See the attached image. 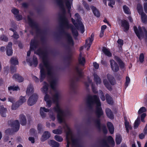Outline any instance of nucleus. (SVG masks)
<instances>
[{"label": "nucleus", "instance_id": "1", "mask_svg": "<svg viewBox=\"0 0 147 147\" xmlns=\"http://www.w3.org/2000/svg\"><path fill=\"white\" fill-rule=\"evenodd\" d=\"M86 102L87 105L90 109H92L93 106L94 104L96 105L95 113L97 118L94 120V123L96 127L100 131L101 124L100 118L103 115L104 112L101 107V103L99 97L96 95H88L87 97Z\"/></svg>", "mask_w": 147, "mask_h": 147}, {"label": "nucleus", "instance_id": "2", "mask_svg": "<svg viewBox=\"0 0 147 147\" xmlns=\"http://www.w3.org/2000/svg\"><path fill=\"white\" fill-rule=\"evenodd\" d=\"M34 53L42 58L43 64L47 69L48 75L50 76H52L53 74V67L50 64L48 59V53L47 50H43L42 48H39Z\"/></svg>", "mask_w": 147, "mask_h": 147}, {"label": "nucleus", "instance_id": "3", "mask_svg": "<svg viewBox=\"0 0 147 147\" xmlns=\"http://www.w3.org/2000/svg\"><path fill=\"white\" fill-rule=\"evenodd\" d=\"M60 95L59 93L56 92L53 96L52 100L53 103H56L55 106L53 109L57 113V119L59 123L63 122L64 116V111L61 108L59 104Z\"/></svg>", "mask_w": 147, "mask_h": 147}, {"label": "nucleus", "instance_id": "4", "mask_svg": "<svg viewBox=\"0 0 147 147\" xmlns=\"http://www.w3.org/2000/svg\"><path fill=\"white\" fill-rule=\"evenodd\" d=\"M115 59L118 63V64L113 59H111L110 60V64L112 70L114 72H117L119 71V67L121 69H123L125 67V64L122 60L117 56L114 57Z\"/></svg>", "mask_w": 147, "mask_h": 147}, {"label": "nucleus", "instance_id": "5", "mask_svg": "<svg viewBox=\"0 0 147 147\" xmlns=\"http://www.w3.org/2000/svg\"><path fill=\"white\" fill-rule=\"evenodd\" d=\"M60 33L65 35L66 37L67 42L69 45L67 46V50L68 54H70L71 52V49L70 46H73L74 45V42L73 38L70 34L66 32L63 28H61Z\"/></svg>", "mask_w": 147, "mask_h": 147}, {"label": "nucleus", "instance_id": "6", "mask_svg": "<svg viewBox=\"0 0 147 147\" xmlns=\"http://www.w3.org/2000/svg\"><path fill=\"white\" fill-rule=\"evenodd\" d=\"M27 19L29 26L32 28L35 29L37 34H42L45 33V31L42 30L41 29L39 28L38 24L34 22L29 16H28Z\"/></svg>", "mask_w": 147, "mask_h": 147}, {"label": "nucleus", "instance_id": "7", "mask_svg": "<svg viewBox=\"0 0 147 147\" xmlns=\"http://www.w3.org/2000/svg\"><path fill=\"white\" fill-rule=\"evenodd\" d=\"M61 9L62 13L59 17V19L61 21V25L63 26L65 25H68V23H69L68 20L66 16V11L64 7V4L58 5Z\"/></svg>", "mask_w": 147, "mask_h": 147}, {"label": "nucleus", "instance_id": "8", "mask_svg": "<svg viewBox=\"0 0 147 147\" xmlns=\"http://www.w3.org/2000/svg\"><path fill=\"white\" fill-rule=\"evenodd\" d=\"M8 124L10 125L11 127H12L15 132L18 131L20 128V123L19 121L16 120L14 121L9 120L7 122Z\"/></svg>", "mask_w": 147, "mask_h": 147}, {"label": "nucleus", "instance_id": "9", "mask_svg": "<svg viewBox=\"0 0 147 147\" xmlns=\"http://www.w3.org/2000/svg\"><path fill=\"white\" fill-rule=\"evenodd\" d=\"M134 30L135 33L139 39L141 40V38H143L144 36V32L142 28L140 26L137 27L134 26Z\"/></svg>", "mask_w": 147, "mask_h": 147}, {"label": "nucleus", "instance_id": "10", "mask_svg": "<svg viewBox=\"0 0 147 147\" xmlns=\"http://www.w3.org/2000/svg\"><path fill=\"white\" fill-rule=\"evenodd\" d=\"M38 96L37 94H34L30 96L27 101L28 105L31 106L35 104L37 101Z\"/></svg>", "mask_w": 147, "mask_h": 147}, {"label": "nucleus", "instance_id": "11", "mask_svg": "<svg viewBox=\"0 0 147 147\" xmlns=\"http://www.w3.org/2000/svg\"><path fill=\"white\" fill-rule=\"evenodd\" d=\"M26 99L25 96H21L20 98V100L16 102L15 104H13L11 106V108L13 110H16L18 107L21 105L24 102H26Z\"/></svg>", "mask_w": 147, "mask_h": 147}, {"label": "nucleus", "instance_id": "12", "mask_svg": "<svg viewBox=\"0 0 147 147\" xmlns=\"http://www.w3.org/2000/svg\"><path fill=\"white\" fill-rule=\"evenodd\" d=\"M75 16L77 18L76 21L80 26V30L81 32L82 33H83L84 31V27L82 23L79 20V19L80 18V16L78 13L75 14Z\"/></svg>", "mask_w": 147, "mask_h": 147}, {"label": "nucleus", "instance_id": "13", "mask_svg": "<svg viewBox=\"0 0 147 147\" xmlns=\"http://www.w3.org/2000/svg\"><path fill=\"white\" fill-rule=\"evenodd\" d=\"M68 25H65L63 26L67 28H70L72 32L73 35L76 37H78V33L77 30L74 28L73 26L71 24L68 23Z\"/></svg>", "mask_w": 147, "mask_h": 147}, {"label": "nucleus", "instance_id": "14", "mask_svg": "<svg viewBox=\"0 0 147 147\" xmlns=\"http://www.w3.org/2000/svg\"><path fill=\"white\" fill-rule=\"evenodd\" d=\"M121 26L124 28L123 31L127 32L129 29V23L126 20H121Z\"/></svg>", "mask_w": 147, "mask_h": 147}, {"label": "nucleus", "instance_id": "15", "mask_svg": "<svg viewBox=\"0 0 147 147\" xmlns=\"http://www.w3.org/2000/svg\"><path fill=\"white\" fill-rule=\"evenodd\" d=\"M94 34L93 33H92L90 37H89L86 40L85 45L86 47H88L89 48H90L92 42L94 40Z\"/></svg>", "mask_w": 147, "mask_h": 147}, {"label": "nucleus", "instance_id": "16", "mask_svg": "<svg viewBox=\"0 0 147 147\" xmlns=\"http://www.w3.org/2000/svg\"><path fill=\"white\" fill-rule=\"evenodd\" d=\"M38 46V41L35 39L31 40L30 45V50L34 51L36 49Z\"/></svg>", "mask_w": 147, "mask_h": 147}, {"label": "nucleus", "instance_id": "17", "mask_svg": "<svg viewBox=\"0 0 147 147\" xmlns=\"http://www.w3.org/2000/svg\"><path fill=\"white\" fill-rule=\"evenodd\" d=\"M12 43L11 42H9L6 47V52L7 55L8 56H11L12 54Z\"/></svg>", "mask_w": 147, "mask_h": 147}, {"label": "nucleus", "instance_id": "18", "mask_svg": "<svg viewBox=\"0 0 147 147\" xmlns=\"http://www.w3.org/2000/svg\"><path fill=\"white\" fill-rule=\"evenodd\" d=\"M49 110L45 107H41L40 109V113L41 117L42 118H45L46 117V114L44 113V112L47 113L49 112Z\"/></svg>", "mask_w": 147, "mask_h": 147}, {"label": "nucleus", "instance_id": "19", "mask_svg": "<svg viewBox=\"0 0 147 147\" xmlns=\"http://www.w3.org/2000/svg\"><path fill=\"white\" fill-rule=\"evenodd\" d=\"M51 136L50 133L48 131H45L43 132V134L42 135L41 140L44 142L49 139Z\"/></svg>", "mask_w": 147, "mask_h": 147}, {"label": "nucleus", "instance_id": "20", "mask_svg": "<svg viewBox=\"0 0 147 147\" xmlns=\"http://www.w3.org/2000/svg\"><path fill=\"white\" fill-rule=\"evenodd\" d=\"M90 8L94 15L97 17H99L100 16V13L96 8L93 5H91Z\"/></svg>", "mask_w": 147, "mask_h": 147}, {"label": "nucleus", "instance_id": "21", "mask_svg": "<svg viewBox=\"0 0 147 147\" xmlns=\"http://www.w3.org/2000/svg\"><path fill=\"white\" fill-rule=\"evenodd\" d=\"M105 112L106 115L108 118L112 119L114 118L113 113L110 109L108 108L106 109Z\"/></svg>", "mask_w": 147, "mask_h": 147}, {"label": "nucleus", "instance_id": "22", "mask_svg": "<svg viewBox=\"0 0 147 147\" xmlns=\"http://www.w3.org/2000/svg\"><path fill=\"white\" fill-rule=\"evenodd\" d=\"M20 123L22 125H25L26 124V119L25 115L21 114L19 116Z\"/></svg>", "mask_w": 147, "mask_h": 147}, {"label": "nucleus", "instance_id": "23", "mask_svg": "<svg viewBox=\"0 0 147 147\" xmlns=\"http://www.w3.org/2000/svg\"><path fill=\"white\" fill-rule=\"evenodd\" d=\"M13 78L19 82H22L24 81L23 78L18 74H15L13 76Z\"/></svg>", "mask_w": 147, "mask_h": 147}, {"label": "nucleus", "instance_id": "24", "mask_svg": "<svg viewBox=\"0 0 147 147\" xmlns=\"http://www.w3.org/2000/svg\"><path fill=\"white\" fill-rule=\"evenodd\" d=\"M107 76L108 79L111 84L112 85H114L116 82L113 76L109 74H108Z\"/></svg>", "mask_w": 147, "mask_h": 147}, {"label": "nucleus", "instance_id": "25", "mask_svg": "<svg viewBox=\"0 0 147 147\" xmlns=\"http://www.w3.org/2000/svg\"><path fill=\"white\" fill-rule=\"evenodd\" d=\"M107 125L110 133L113 134L114 132V127L113 124L110 122H108Z\"/></svg>", "mask_w": 147, "mask_h": 147}, {"label": "nucleus", "instance_id": "26", "mask_svg": "<svg viewBox=\"0 0 147 147\" xmlns=\"http://www.w3.org/2000/svg\"><path fill=\"white\" fill-rule=\"evenodd\" d=\"M106 99L107 102L109 105H113L114 102L112 98L108 94H106L105 95Z\"/></svg>", "mask_w": 147, "mask_h": 147}, {"label": "nucleus", "instance_id": "27", "mask_svg": "<svg viewBox=\"0 0 147 147\" xmlns=\"http://www.w3.org/2000/svg\"><path fill=\"white\" fill-rule=\"evenodd\" d=\"M33 92L34 88L32 84H30L27 87L26 91V93L27 95H29L32 94Z\"/></svg>", "mask_w": 147, "mask_h": 147}, {"label": "nucleus", "instance_id": "28", "mask_svg": "<svg viewBox=\"0 0 147 147\" xmlns=\"http://www.w3.org/2000/svg\"><path fill=\"white\" fill-rule=\"evenodd\" d=\"M102 50L106 55L109 57H111L112 56V53L110 51L109 49H107L105 47H102Z\"/></svg>", "mask_w": 147, "mask_h": 147}, {"label": "nucleus", "instance_id": "29", "mask_svg": "<svg viewBox=\"0 0 147 147\" xmlns=\"http://www.w3.org/2000/svg\"><path fill=\"white\" fill-rule=\"evenodd\" d=\"M57 81L56 79H53L50 82V86L52 89L54 90L56 89Z\"/></svg>", "mask_w": 147, "mask_h": 147}, {"label": "nucleus", "instance_id": "30", "mask_svg": "<svg viewBox=\"0 0 147 147\" xmlns=\"http://www.w3.org/2000/svg\"><path fill=\"white\" fill-rule=\"evenodd\" d=\"M46 74L45 70H40V82H42L45 79Z\"/></svg>", "mask_w": 147, "mask_h": 147}, {"label": "nucleus", "instance_id": "31", "mask_svg": "<svg viewBox=\"0 0 147 147\" xmlns=\"http://www.w3.org/2000/svg\"><path fill=\"white\" fill-rule=\"evenodd\" d=\"M49 144L53 147H59V143L53 140H50L49 142Z\"/></svg>", "mask_w": 147, "mask_h": 147}, {"label": "nucleus", "instance_id": "32", "mask_svg": "<svg viewBox=\"0 0 147 147\" xmlns=\"http://www.w3.org/2000/svg\"><path fill=\"white\" fill-rule=\"evenodd\" d=\"M7 109L6 108L1 107L0 109V113L1 116L3 117H5L6 116Z\"/></svg>", "mask_w": 147, "mask_h": 147}, {"label": "nucleus", "instance_id": "33", "mask_svg": "<svg viewBox=\"0 0 147 147\" xmlns=\"http://www.w3.org/2000/svg\"><path fill=\"white\" fill-rule=\"evenodd\" d=\"M107 141L112 146H114L115 142L114 140L111 136H109L107 138Z\"/></svg>", "mask_w": 147, "mask_h": 147}, {"label": "nucleus", "instance_id": "34", "mask_svg": "<svg viewBox=\"0 0 147 147\" xmlns=\"http://www.w3.org/2000/svg\"><path fill=\"white\" fill-rule=\"evenodd\" d=\"M141 16V19L142 22L146 24L147 22V16L144 12L139 14Z\"/></svg>", "mask_w": 147, "mask_h": 147}, {"label": "nucleus", "instance_id": "35", "mask_svg": "<svg viewBox=\"0 0 147 147\" xmlns=\"http://www.w3.org/2000/svg\"><path fill=\"white\" fill-rule=\"evenodd\" d=\"M70 88L73 90H75L76 89V84L75 81L73 79H71L70 80Z\"/></svg>", "mask_w": 147, "mask_h": 147}, {"label": "nucleus", "instance_id": "36", "mask_svg": "<svg viewBox=\"0 0 147 147\" xmlns=\"http://www.w3.org/2000/svg\"><path fill=\"white\" fill-rule=\"evenodd\" d=\"M10 63L11 65L16 66L17 65H18L19 62L18 60L13 57L11 58L10 59Z\"/></svg>", "mask_w": 147, "mask_h": 147}, {"label": "nucleus", "instance_id": "37", "mask_svg": "<svg viewBox=\"0 0 147 147\" xmlns=\"http://www.w3.org/2000/svg\"><path fill=\"white\" fill-rule=\"evenodd\" d=\"M94 81L96 82V84H100L101 82V79L96 74L94 75Z\"/></svg>", "mask_w": 147, "mask_h": 147}, {"label": "nucleus", "instance_id": "38", "mask_svg": "<svg viewBox=\"0 0 147 147\" xmlns=\"http://www.w3.org/2000/svg\"><path fill=\"white\" fill-rule=\"evenodd\" d=\"M67 131L66 133V140H69V136L72 134V131L69 127L67 125H66Z\"/></svg>", "mask_w": 147, "mask_h": 147}, {"label": "nucleus", "instance_id": "39", "mask_svg": "<svg viewBox=\"0 0 147 147\" xmlns=\"http://www.w3.org/2000/svg\"><path fill=\"white\" fill-rule=\"evenodd\" d=\"M137 10L139 14L144 12L142 6L140 3L137 5Z\"/></svg>", "mask_w": 147, "mask_h": 147}, {"label": "nucleus", "instance_id": "40", "mask_svg": "<svg viewBox=\"0 0 147 147\" xmlns=\"http://www.w3.org/2000/svg\"><path fill=\"white\" fill-rule=\"evenodd\" d=\"M78 61L80 64L82 65H84L86 63V60L84 57H80L78 59Z\"/></svg>", "mask_w": 147, "mask_h": 147}, {"label": "nucleus", "instance_id": "41", "mask_svg": "<svg viewBox=\"0 0 147 147\" xmlns=\"http://www.w3.org/2000/svg\"><path fill=\"white\" fill-rule=\"evenodd\" d=\"M70 0H64L66 6L68 9L69 12H70L71 9V5L70 2Z\"/></svg>", "mask_w": 147, "mask_h": 147}, {"label": "nucleus", "instance_id": "42", "mask_svg": "<svg viewBox=\"0 0 147 147\" xmlns=\"http://www.w3.org/2000/svg\"><path fill=\"white\" fill-rule=\"evenodd\" d=\"M76 70L78 76L80 78L83 77V74L81 70H80L78 67H76Z\"/></svg>", "mask_w": 147, "mask_h": 147}, {"label": "nucleus", "instance_id": "43", "mask_svg": "<svg viewBox=\"0 0 147 147\" xmlns=\"http://www.w3.org/2000/svg\"><path fill=\"white\" fill-rule=\"evenodd\" d=\"M123 8L124 11L125 13L127 14H131V12L129 7L126 5H123Z\"/></svg>", "mask_w": 147, "mask_h": 147}, {"label": "nucleus", "instance_id": "44", "mask_svg": "<svg viewBox=\"0 0 147 147\" xmlns=\"http://www.w3.org/2000/svg\"><path fill=\"white\" fill-rule=\"evenodd\" d=\"M140 123V118H138L135 121L134 125V128L136 129L139 126Z\"/></svg>", "mask_w": 147, "mask_h": 147}, {"label": "nucleus", "instance_id": "45", "mask_svg": "<svg viewBox=\"0 0 147 147\" xmlns=\"http://www.w3.org/2000/svg\"><path fill=\"white\" fill-rule=\"evenodd\" d=\"M33 65L34 67H36L38 64V61L36 57L35 56H34L33 58L32 61Z\"/></svg>", "mask_w": 147, "mask_h": 147}, {"label": "nucleus", "instance_id": "46", "mask_svg": "<svg viewBox=\"0 0 147 147\" xmlns=\"http://www.w3.org/2000/svg\"><path fill=\"white\" fill-rule=\"evenodd\" d=\"M8 89L9 91L12 90L14 91H17L18 89L20 90V89L18 86H11L8 87Z\"/></svg>", "mask_w": 147, "mask_h": 147}, {"label": "nucleus", "instance_id": "47", "mask_svg": "<svg viewBox=\"0 0 147 147\" xmlns=\"http://www.w3.org/2000/svg\"><path fill=\"white\" fill-rule=\"evenodd\" d=\"M130 82V79L129 77L126 76V81L125 84V89L127 87Z\"/></svg>", "mask_w": 147, "mask_h": 147}, {"label": "nucleus", "instance_id": "48", "mask_svg": "<svg viewBox=\"0 0 147 147\" xmlns=\"http://www.w3.org/2000/svg\"><path fill=\"white\" fill-rule=\"evenodd\" d=\"M17 68L15 65H11L10 66V71L11 74H13L16 71Z\"/></svg>", "mask_w": 147, "mask_h": 147}, {"label": "nucleus", "instance_id": "49", "mask_svg": "<svg viewBox=\"0 0 147 147\" xmlns=\"http://www.w3.org/2000/svg\"><path fill=\"white\" fill-rule=\"evenodd\" d=\"M71 141L73 145H78L79 140L78 138H71Z\"/></svg>", "mask_w": 147, "mask_h": 147}, {"label": "nucleus", "instance_id": "50", "mask_svg": "<svg viewBox=\"0 0 147 147\" xmlns=\"http://www.w3.org/2000/svg\"><path fill=\"white\" fill-rule=\"evenodd\" d=\"M55 139L57 141L59 142H61L63 140V138L59 135H55L54 136Z\"/></svg>", "mask_w": 147, "mask_h": 147}, {"label": "nucleus", "instance_id": "51", "mask_svg": "<svg viewBox=\"0 0 147 147\" xmlns=\"http://www.w3.org/2000/svg\"><path fill=\"white\" fill-rule=\"evenodd\" d=\"M82 4L84 8L86 9L87 10L89 11L90 10L89 5L86 1H83Z\"/></svg>", "mask_w": 147, "mask_h": 147}, {"label": "nucleus", "instance_id": "52", "mask_svg": "<svg viewBox=\"0 0 147 147\" xmlns=\"http://www.w3.org/2000/svg\"><path fill=\"white\" fill-rule=\"evenodd\" d=\"M53 133L55 134H60L62 133V131L61 129H57L53 130Z\"/></svg>", "mask_w": 147, "mask_h": 147}, {"label": "nucleus", "instance_id": "53", "mask_svg": "<svg viewBox=\"0 0 147 147\" xmlns=\"http://www.w3.org/2000/svg\"><path fill=\"white\" fill-rule=\"evenodd\" d=\"M42 125L40 123L38 124L37 125V130L38 132L39 133H41L42 132Z\"/></svg>", "mask_w": 147, "mask_h": 147}, {"label": "nucleus", "instance_id": "54", "mask_svg": "<svg viewBox=\"0 0 147 147\" xmlns=\"http://www.w3.org/2000/svg\"><path fill=\"white\" fill-rule=\"evenodd\" d=\"M102 142L103 147H110L107 141L105 139L102 140Z\"/></svg>", "mask_w": 147, "mask_h": 147}, {"label": "nucleus", "instance_id": "55", "mask_svg": "<svg viewBox=\"0 0 147 147\" xmlns=\"http://www.w3.org/2000/svg\"><path fill=\"white\" fill-rule=\"evenodd\" d=\"M146 109L144 107H142L140 108L138 111V114H140L142 113L146 112Z\"/></svg>", "mask_w": 147, "mask_h": 147}, {"label": "nucleus", "instance_id": "56", "mask_svg": "<svg viewBox=\"0 0 147 147\" xmlns=\"http://www.w3.org/2000/svg\"><path fill=\"white\" fill-rule=\"evenodd\" d=\"M121 138L119 136H116V144H120L121 141Z\"/></svg>", "mask_w": 147, "mask_h": 147}, {"label": "nucleus", "instance_id": "57", "mask_svg": "<svg viewBox=\"0 0 147 147\" xmlns=\"http://www.w3.org/2000/svg\"><path fill=\"white\" fill-rule=\"evenodd\" d=\"M65 59L68 62V64L69 65L70 63V61L71 59V55L70 54H68L65 57Z\"/></svg>", "mask_w": 147, "mask_h": 147}, {"label": "nucleus", "instance_id": "58", "mask_svg": "<svg viewBox=\"0 0 147 147\" xmlns=\"http://www.w3.org/2000/svg\"><path fill=\"white\" fill-rule=\"evenodd\" d=\"M42 91L45 93L47 92L48 90V85L47 84L44 85L42 88Z\"/></svg>", "mask_w": 147, "mask_h": 147}, {"label": "nucleus", "instance_id": "59", "mask_svg": "<svg viewBox=\"0 0 147 147\" xmlns=\"http://www.w3.org/2000/svg\"><path fill=\"white\" fill-rule=\"evenodd\" d=\"M142 28L144 32V34L145 36V41L146 42H147V30L144 27H143Z\"/></svg>", "mask_w": 147, "mask_h": 147}, {"label": "nucleus", "instance_id": "60", "mask_svg": "<svg viewBox=\"0 0 147 147\" xmlns=\"http://www.w3.org/2000/svg\"><path fill=\"white\" fill-rule=\"evenodd\" d=\"M144 55L143 53H141L140 55L139 59L140 62L142 63L144 61Z\"/></svg>", "mask_w": 147, "mask_h": 147}, {"label": "nucleus", "instance_id": "61", "mask_svg": "<svg viewBox=\"0 0 147 147\" xmlns=\"http://www.w3.org/2000/svg\"><path fill=\"white\" fill-rule=\"evenodd\" d=\"M71 21L73 24L78 29H79V28L80 27L78 23H77L76 22L75 20L73 18L71 19Z\"/></svg>", "mask_w": 147, "mask_h": 147}, {"label": "nucleus", "instance_id": "62", "mask_svg": "<svg viewBox=\"0 0 147 147\" xmlns=\"http://www.w3.org/2000/svg\"><path fill=\"white\" fill-rule=\"evenodd\" d=\"M11 12L15 15H16L19 13V11L18 9L14 8L11 9Z\"/></svg>", "mask_w": 147, "mask_h": 147}, {"label": "nucleus", "instance_id": "63", "mask_svg": "<svg viewBox=\"0 0 147 147\" xmlns=\"http://www.w3.org/2000/svg\"><path fill=\"white\" fill-rule=\"evenodd\" d=\"M0 39L5 42H7L8 40L7 37L4 35L1 36L0 37Z\"/></svg>", "mask_w": 147, "mask_h": 147}, {"label": "nucleus", "instance_id": "64", "mask_svg": "<svg viewBox=\"0 0 147 147\" xmlns=\"http://www.w3.org/2000/svg\"><path fill=\"white\" fill-rule=\"evenodd\" d=\"M102 129L103 133L105 134H106L107 133V130L106 126L104 125H102Z\"/></svg>", "mask_w": 147, "mask_h": 147}]
</instances>
